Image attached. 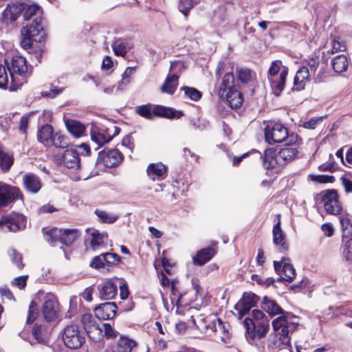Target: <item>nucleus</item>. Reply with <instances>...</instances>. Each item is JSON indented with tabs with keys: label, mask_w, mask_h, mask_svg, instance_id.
Returning a JSON list of instances; mask_svg holds the SVG:
<instances>
[{
	"label": "nucleus",
	"mask_w": 352,
	"mask_h": 352,
	"mask_svg": "<svg viewBox=\"0 0 352 352\" xmlns=\"http://www.w3.org/2000/svg\"><path fill=\"white\" fill-rule=\"evenodd\" d=\"M296 317L292 314L280 316L272 321L274 333L270 334L265 342L261 340L256 345L261 352H293L291 346L289 332L298 324L295 320Z\"/></svg>",
	"instance_id": "f257e3e1"
},
{
	"label": "nucleus",
	"mask_w": 352,
	"mask_h": 352,
	"mask_svg": "<svg viewBox=\"0 0 352 352\" xmlns=\"http://www.w3.org/2000/svg\"><path fill=\"white\" fill-rule=\"evenodd\" d=\"M252 318H246L243 324L246 330L245 337L248 342L252 345H258V342L263 338L269 331L270 325L267 320H264L265 314L262 311L253 309Z\"/></svg>",
	"instance_id": "f03ea898"
},
{
	"label": "nucleus",
	"mask_w": 352,
	"mask_h": 352,
	"mask_svg": "<svg viewBox=\"0 0 352 352\" xmlns=\"http://www.w3.org/2000/svg\"><path fill=\"white\" fill-rule=\"evenodd\" d=\"M7 67L10 78L8 89L16 91L26 82L27 77L29 75L26 59L22 56H14L10 64L8 65Z\"/></svg>",
	"instance_id": "7ed1b4c3"
},
{
	"label": "nucleus",
	"mask_w": 352,
	"mask_h": 352,
	"mask_svg": "<svg viewBox=\"0 0 352 352\" xmlns=\"http://www.w3.org/2000/svg\"><path fill=\"white\" fill-rule=\"evenodd\" d=\"M266 141L272 144L285 141L287 145H294L298 141V136L295 134L289 135L288 129L282 124L276 123L272 126H267L265 129Z\"/></svg>",
	"instance_id": "20e7f679"
},
{
	"label": "nucleus",
	"mask_w": 352,
	"mask_h": 352,
	"mask_svg": "<svg viewBox=\"0 0 352 352\" xmlns=\"http://www.w3.org/2000/svg\"><path fill=\"white\" fill-rule=\"evenodd\" d=\"M62 340L64 344L70 349H78L85 342V332L76 324L66 325L61 331Z\"/></svg>",
	"instance_id": "39448f33"
},
{
	"label": "nucleus",
	"mask_w": 352,
	"mask_h": 352,
	"mask_svg": "<svg viewBox=\"0 0 352 352\" xmlns=\"http://www.w3.org/2000/svg\"><path fill=\"white\" fill-rule=\"evenodd\" d=\"M287 74L288 68L283 66L281 60L272 61L267 72V78L271 87L280 92L282 91L285 88Z\"/></svg>",
	"instance_id": "423d86ee"
},
{
	"label": "nucleus",
	"mask_w": 352,
	"mask_h": 352,
	"mask_svg": "<svg viewBox=\"0 0 352 352\" xmlns=\"http://www.w3.org/2000/svg\"><path fill=\"white\" fill-rule=\"evenodd\" d=\"M26 217L20 213L2 216L0 218V230L3 232H16L26 227Z\"/></svg>",
	"instance_id": "0eeeda50"
},
{
	"label": "nucleus",
	"mask_w": 352,
	"mask_h": 352,
	"mask_svg": "<svg viewBox=\"0 0 352 352\" xmlns=\"http://www.w3.org/2000/svg\"><path fill=\"white\" fill-rule=\"evenodd\" d=\"M324 208L328 214L338 215L342 212V208L338 199L337 191L335 190H327L320 192Z\"/></svg>",
	"instance_id": "6e6552de"
},
{
	"label": "nucleus",
	"mask_w": 352,
	"mask_h": 352,
	"mask_svg": "<svg viewBox=\"0 0 352 352\" xmlns=\"http://www.w3.org/2000/svg\"><path fill=\"white\" fill-rule=\"evenodd\" d=\"M17 199H23L20 189L0 182V208L8 206Z\"/></svg>",
	"instance_id": "1a4fd4ad"
},
{
	"label": "nucleus",
	"mask_w": 352,
	"mask_h": 352,
	"mask_svg": "<svg viewBox=\"0 0 352 352\" xmlns=\"http://www.w3.org/2000/svg\"><path fill=\"white\" fill-rule=\"evenodd\" d=\"M80 321L91 340L94 342H98L102 339L103 337L102 329L97 324L94 317L91 314L82 315Z\"/></svg>",
	"instance_id": "9d476101"
},
{
	"label": "nucleus",
	"mask_w": 352,
	"mask_h": 352,
	"mask_svg": "<svg viewBox=\"0 0 352 352\" xmlns=\"http://www.w3.org/2000/svg\"><path fill=\"white\" fill-rule=\"evenodd\" d=\"M42 19L41 16L35 17L30 25L23 27L21 29L22 36H28L33 38L34 41L41 43L45 37V32L41 25Z\"/></svg>",
	"instance_id": "9b49d317"
},
{
	"label": "nucleus",
	"mask_w": 352,
	"mask_h": 352,
	"mask_svg": "<svg viewBox=\"0 0 352 352\" xmlns=\"http://www.w3.org/2000/svg\"><path fill=\"white\" fill-rule=\"evenodd\" d=\"M289 259L283 257L280 261H274L275 272L280 276L277 280L283 279L287 282H292L295 277L296 272L293 265L288 262Z\"/></svg>",
	"instance_id": "f8f14e48"
},
{
	"label": "nucleus",
	"mask_w": 352,
	"mask_h": 352,
	"mask_svg": "<svg viewBox=\"0 0 352 352\" xmlns=\"http://www.w3.org/2000/svg\"><path fill=\"white\" fill-rule=\"evenodd\" d=\"M58 302L53 296H47L43 304L42 313L47 322L54 320L58 315Z\"/></svg>",
	"instance_id": "ddd939ff"
},
{
	"label": "nucleus",
	"mask_w": 352,
	"mask_h": 352,
	"mask_svg": "<svg viewBox=\"0 0 352 352\" xmlns=\"http://www.w3.org/2000/svg\"><path fill=\"white\" fill-rule=\"evenodd\" d=\"M237 88L234 84V76L232 72H227L223 75L221 82L216 85V91L220 98L224 100L225 94Z\"/></svg>",
	"instance_id": "4468645a"
},
{
	"label": "nucleus",
	"mask_w": 352,
	"mask_h": 352,
	"mask_svg": "<svg viewBox=\"0 0 352 352\" xmlns=\"http://www.w3.org/2000/svg\"><path fill=\"white\" fill-rule=\"evenodd\" d=\"M99 160L106 167L112 168L122 162V154L118 149H111L107 152L99 153Z\"/></svg>",
	"instance_id": "2eb2a0df"
},
{
	"label": "nucleus",
	"mask_w": 352,
	"mask_h": 352,
	"mask_svg": "<svg viewBox=\"0 0 352 352\" xmlns=\"http://www.w3.org/2000/svg\"><path fill=\"white\" fill-rule=\"evenodd\" d=\"M211 329L217 333V336L224 343H227L230 339V325L222 321L221 319L217 318L209 324Z\"/></svg>",
	"instance_id": "dca6fc26"
},
{
	"label": "nucleus",
	"mask_w": 352,
	"mask_h": 352,
	"mask_svg": "<svg viewBox=\"0 0 352 352\" xmlns=\"http://www.w3.org/2000/svg\"><path fill=\"white\" fill-rule=\"evenodd\" d=\"M252 152L256 155V156L263 160V166L266 168H273L276 167L278 163V153L274 148H268L265 151L263 155L256 150H252Z\"/></svg>",
	"instance_id": "f3484780"
},
{
	"label": "nucleus",
	"mask_w": 352,
	"mask_h": 352,
	"mask_svg": "<svg viewBox=\"0 0 352 352\" xmlns=\"http://www.w3.org/2000/svg\"><path fill=\"white\" fill-rule=\"evenodd\" d=\"M117 306L115 302H105L95 309V316L100 320L112 319L116 313Z\"/></svg>",
	"instance_id": "a211bd4d"
},
{
	"label": "nucleus",
	"mask_w": 352,
	"mask_h": 352,
	"mask_svg": "<svg viewBox=\"0 0 352 352\" xmlns=\"http://www.w3.org/2000/svg\"><path fill=\"white\" fill-rule=\"evenodd\" d=\"M99 297L101 300H111L117 294V285L111 280H107L98 287Z\"/></svg>",
	"instance_id": "6ab92c4d"
},
{
	"label": "nucleus",
	"mask_w": 352,
	"mask_h": 352,
	"mask_svg": "<svg viewBox=\"0 0 352 352\" xmlns=\"http://www.w3.org/2000/svg\"><path fill=\"white\" fill-rule=\"evenodd\" d=\"M63 163L67 168L78 169L80 166L79 153L74 149L66 150L63 156Z\"/></svg>",
	"instance_id": "aec40b11"
},
{
	"label": "nucleus",
	"mask_w": 352,
	"mask_h": 352,
	"mask_svg": "<svg viewBox=\"0 0 352 352\" xmlns=\"http://www.w3.org/2000/svg\"><path fill=\"white\" fill-rule=\"evenodd\" d=\"M23 182L25 190L34 194L37 193L42 186L40 178L32 173L24 175Z\"/></svg>",
	"instance_id": "412c9836"
},
{
	"label": "nucleus",
	"mask_w": 352,
	"mask_h": 352,
	"mask_svg": "<svg viewBox=\"0 0 352 352\" xmlns=\"http://www.w3.org/2000/svg\"><path fill=\"white\" fill-rule=\"evenodd\" d=\"M217 253L214 248L208 247L199 250L196 255L192 257V261L195 265H203L209 261Z\"/></svg>",
	"instance_id": "4be33fe9"
},
{
	"label": "nucleus",
	"mask_w": 352,
	"mask_h": 352,
	"mask_svg": "<svg viewBox=\"0 0 352 352\" xmlns=\"http://www.w3.org/2000/svg\"><path fill=\"white\" fill-rule=\"evenodd\" d=\"M262 308L270 314L271 316H274L278 314L280 316H285L289 312L285 311L276 301L269 298L267 296H264L262 301Z\"/></svg>",
	"instance_id": "5701e85b"
},
{
	"label": "nucleus",
	"mask_w": 352,
	"mask_h": 352,
	"mask_svg": "<svg viewBox=\"0 0 352 352\" xmlns=\"http://www.w3.org/2000/svg\"><path fill=\"white\" fill-rule=\"evenodd\" d=\"M309 69L307 67L303 66L300 68L294 77L293 90L300 91L305 88V82L309 79L311 76Z\"/></svg>",
	"instance_id": "b1692460"
},
{
	"label": "nucleus",
	"mask_w": 352,
	"mask_h": 352,
	"mask_svg": "<svg viewBox=\"0 0 352 352\" xmlns=\"http://www.w3.org/2000/svg\"><path fill=\"white\" fill-rule=\"evenodd\" d=\"M90 245L94 251L98 250L106 246L108 239V235L105 232H100L94 230L91 233Z\"/></svg>",
	"instance_id": "393cba45"
},
{
	"label": "nucleus",
	"mask_w": 352,
	"mask_h": 352,
	"mask_svg": "<svg viewBox=\"0 0 352 352\" xmlns=\"http://www.w3.org/2000/svg\"><path fill=\"white\" fill-rule=\"evenodd\" d=\"M166 172V167L162 163L150 164L147 168V174L153 180L164 179Z\"/></svg>",
	"instance_id": "a878e982"
},
{
	"label": "nucleus",
	"mask_w": 352,
	"mask_h": 352,
	"mask_svg": "<svg viewBox=\"0 0 352 352\" xmlns=\"http://www.w3.org/2000/svg\"><path fill=\"white\" fill-rule=\"evenodd\" d=\"M25 8V3H16L8 5L3 12V16L7 21H14Z\"/></svg>",
	"instance_id": "bb28decb"
},
{
	"label": "nucleus",
	"mask_w": 352,
	"mask_h": 352,
	"mask_svg": "<svg viewBox=\"0 0 352 352\" xmlns=\"http://www.w3.org/2000/svg\"><path fill=\"white\" fill-rule=\"evenodd\" d=\"M272 233L274 243L279 245L281 251L287 250L288 245L285 242V234L280 228V221L274 226Z\"/></svg>",
	"instance_id": "cd10ccee"
},
{
	"label": "nucleus",
	"mask_w": 352,
	"mask_h": 352,
	"mask_svg": "<svg viewBox=\"0 0 352 352\" xmlns=\"http://www.w3.org/2000/svg\"><path fill=\"white\" fill-rule=\"evenodd\" d=\"M54 130L51 125L45 124L38 131V140L46 146H50L54 136Z\"/></svg>",
	"instance_id": "c85d7f7f"
},
{
	"label": "nucleus",
	"mask_w": 352,
	"mask_h": 352,
	"mask_svg": "<svg viewBox=\"0 0 352 352\" xmlns=\"http://www.w3.org/2000/svg\"><path fill=\"white\" fill-rule=\"evenodd\" d=\"M342 255L346 263L348 270L352 272V237L342 239Z\"/></svg>",
	"instance_id": "c756f323"
},
{
	"label": "nucleus",
	"mask_w": 352,
	"mask_h": 352,
	"mask_svg": "<svg viewBox=\"0 0 352 352\" xmlns=\"http://www.w3.org/2000/svg\"><path fill=\"white\" fill-rule=\"evenodd\" d=\"M224 99L226 100L227 102L232 109L239 108L242 105L243 101L242 94L238 89H236L230 92L228 91V93L225 94Z\"/></svg>",
	"instance_id": "7c9ffc66"
},
{
	"label": "nucleus",
	"mask_w": 352,
	"mask_h": 352,
	"mask_svg": "<svg viewBox=\"0 0 352 352\" xmlns=\"http://www.w3.org/2000/svg\"><path fill=\"white\" fill-rule=\"evenodd\" d=\"M154 118L155 116L166 118L172 119L174 118H180L182 115V112H179L177 115V112L172 108L166 107L164 106L157 105L153 107Z\"/></svg>",
	"instance_id": "2f4dec72"
},
{
	"label": "nucleus",
	"mask_w": 352,
	"mask_h": 352,
	"mask_svg": "<svg viewBox=\"0 0 352 352\" xmlns=\"http://www.w3.org/2000/svg\"><path fill=\"white\" fill-rule=\"evenodd\" d=\"M178 80L179 76L177 74L168 76L160 87L161 92L173 95L177 87Z\"/></svg>",
	"instance_id": "473e14b6"
},
{
	"label": "nucleus",
	"mask_w": 352,
	"mask_h": 352,
	"mask_svg": "<svg viewBox=\"0 0 352 352\" xmlns=\"http://www.w3.org/2000/svg\"><path fill=\"white\" fill-rule=\"evenodd\" d=\"M45 240L52 246H55L58 242H60L61 229L52 228L50 229H43Z\"/></svg>",
	"instance_id": "72a5a7b5"
},
{
	"label": "nucleus",
	"mask_w": 352,
	"mask_h": 352,
	"mask_svg": "<svg viewBox=\"0 0 352 352\" xmlns=\"http://www.w3.org/2000/svg\"><path fill=\"white\" fill-rule=\"evenodd\" d=\"M135 346L136 343L133 340L120 337L113 351L114 352H132Z\"/></svg>",
	"instance_id": "f704fd0d"
},
{
	"label": "nucleus",
	"mask_w": 352,
	"mask_h": 352,
	"mask_svg": "<svg viewBox=\"0 0 352 352\" xmlns=\"http://www.w3.org/2000/svg\"><path fill=\"white\" fill-rule=\"evenodd\" d=\"M258 296L253 294H249L243 296L239 309V315L242 317L248 313L250 309L254 305Z\"/></svg>",
	"instance_id": "c9c22d12"
},
{
	"label": "nucleus",
	"mask_w": 352,
	"mask_h": 352,
	"mask_svg": "<svg viewBox=\"0 0 352 352\" xmlns=\"http://www.w3.org/2000/svg\"><path fill=\"white\" fill-rule=\"evenodd\" d=\"M65 125L69 132L76 138L82 136L85 131V125L74 120H67Z\"/></svg>",
	"instance_id": "e433bc0d"
},
{
	"label": "nucleus",
	"mask_w": 352,
	"mask_h": 352,
	"mask_svg": "<svg viewBox=\"0 0 352 352\" xmlns=\"http://www.w3.org/2000/svg\"><path fill=\"white\" fill-rule=\"evenodd\" d=\"M79 237L76 229H61L60 243L65 245H72Z\"/></svg>",
	"instance_id": "4c0bfd02"
},
{
	"label": "nucleus",
	"mask_w": 352,
	"mask_h": 352,
	"mask_svg": "<svg viewBox=\"0 0 352 352\" xmlns=\"http://www.w3.org/2000/svg\"><path fill=\"white\" fill-rule=\"evenodd\" d=\"M298 149L296 146H286L280 150L278 153V160H282L284 162L292 161L296 157Z\"/></svg>",
	"instance_id": "58836bf2"
},
{
	"label": "nucleus",
	"mask_w": 352,
	"mask_h": 352,
	"mask_svg": "<svg viewBox=\"0 0 352 352\" xmlns=\"http://www.w3.org/2000/svg\"><path fill=\"white\" fill-rule=\"evenodd\" d=\"M332 67L335 72L342 73L347 69L349 63L345 55L336 56L331 61Z\"/></svg>",
	"instance_id": "ea45409f"
},
{
	"label": "nucleus",
	"mask_w": 352,
	"mask_h": 352,
	"mask_svg": "<svg viewBox=\"0 0 352 352\" xmlns=\"http://www.w3.org/2000/svg\"><path fill=\"white\" fill-rule=\"evenodd\" d=\"M32 335L38 343L45 344L47 343V333L45 326L34 324L32 328Z\"/></svg>",
	"instance_id": "a19ab883"
},
{
	"label": "nucleus",
	"mask_w": 352,
	"mask_h": 352,
	"mask_svg": "<svg viewBox=\"0 0 352 352\" xmlns=\"http://www.w3.org/2000/svg\"><path fill=\"white\" fill-rule=\"evenodd\" d=\"M91 138L98 146H102L105 143L110 142L112 137L96 130H92L91 131Z\"/></svg>",
	"instance_id": "79ce46f5"
},
{
	"label": "nucleus",
	"mask_w": 352,
	"mask_h": 352,
	"mask_svg": "<svg viewBox=\"0 0 352 352\" xmlns=\"http://www.w3.org/2000/svg\"><path fill=\"white\" fill-rule=\"evenodd\" d=\"M135 112L147 120H153L154 118L153 108L150 104L137 107Z\"/></svg>",
	"instance_id": "37998d69"
},
{
	"label": "nucleus",
	"mask_w": 352,
	"mask_h": 352,
	"mask_svg": "<svg viewBox=\"0 0 352 352\" xmlns=\"http://www.w3.org/2000/svg\"><path fill=\"white\" fill-rule=\"evenodd\" d=\"M95 214L98 217L100 221L104 223H113L118 219V215L109 213L104 210H96Z\"/></svg>",
	"instance_id": "c03bdc74"
},
{
	"label": "nucleus",
	"mask_w": 352,
	"mask_h": 352,
	"mask_svg": "<svg viewBox=\"0 0 352 352\" xmlns=\"http://www.w3.org/2000/svg\"><path fill=\"white\" fill-rule=\"evenodd\" d=\"M52 140V142L50 144V146H54L56 148H67L69 144L68 138L64 135L58 133H56L54 135Z\"/></svg>",
	"instance_id": "a18cd8bd"
},
{
	"label": "nucleus",
	"mask_w": 352,
	"mask_h": 352,
	"mask_svg": "<svg viewBox=\"0 0 352 352\" xmlns=\"http://www.w3.org/2000/svg\"><path fill=\"white\" fill-rule=\"evenodd\" d=\"M236 74L238 80L242 83H248L251 81L253 78L252 71L248 68H237Z\"/></svg>",
	"instance_id": "49530a36"
},
{
	"label": "nucleus",
	"mask_w": 352,
	"mask_h": 352,
	"mask_svg": "<svg viewBox=\"0 0 352 352\" xmlns=\"http://www.w3.org/2000/svg\"><path fill=\"white\" fill-rule=\"evenodd\" d=\"M23 18L25 21H29L32 16H38L37 14L40 13V8L36 5H27L25 4V8L23 9Z\"/></svg>",
	"instance_id": "de8ad7c7"
},
{
	"label": "nucleus",
	"mask_w": 352,
	"mask_h": 352,
	"mask_svg": "<svg viewBox=\"0 0 352 352\" xmlns=\"http://www.w3.org/2000/svg\"><path fill=\"white\" fill-rule=\"evenodd\" d=\"M340 221L344 234L352 233V217L349 214H342L340 217Z\"/></svg>",
	"instance_id": "09e8293b"
},
{
	"label": "nucleus",
	"mask_w": 352,
	"mask_h": 352,
	"mask_svg": "<svg viewBox=\"0 0 352 352\" xmlns=\"http://www.w3.org/2000/svg\"><path fill=\"white\" fill-rule=\"evenodd\" d=\"M196 4L193 0H179V10L183 13L186 19L188 17V12L192 9Z\"/></svg>",
	"instance_id": "8fccbe9b"
},
{
	"label": "nucleus",
	"mask_w": 352,
	"mask_h": 352,
	"mask_svg": "<svg viewBox=\"0 0 352 352\" xmlns=\"http://www.w3.org/2000/svg\"><path fill=\"white\" fill-rule=\"evenodd\" d=\"M186 96L192 100L197 101L201 97V93L194 87L184 86L181 88Z\"/></svg>",
	"instance_id": "3c124183"
},
{
	"label": "nucleus",
	"mask_w": 352,
	"mask_h": 352,
	"mask_svg": "<svg viewBox=\"0 0 352 352\" xmlns=\"http://www.w3.org/2000/svg\"><path fill=\"white\" fill-rule=\"evenodd\" d=\"M112 48L116 56H125L127 53L126 44L121 41H116L112 44Z\"/></svg>",
	"instance_id": "603ef678"
},
{
	"label": "nucleus",
	"mask_w": 352,
	"mask_h": 352,
	"mask_svg": "<svg viewBox=\"0 0 352 352\" xmlns=\"http://www.w3.org/2000/svg\"><path fill=\"white\" fill-rule=\"evenodd\" d=\"M8 255L18 268L22 269L24 265L22 262L23 258L21 254L17 252L14 249H10L8 250Z\"/></svg>",
	"instance_id": "864d4df0"
},
{
	"label": "nucleus",
	"mask_w": 352,
	"mask_h": 352,
	"mask_svg": "<svg viewBox=\"0 0 352 352\" xmlns=\"http://www.w3.org/2000/svg\"><path fill=\"white\" fill-rule=\"evenodd\" d=\"M133 70H134V68L131 67H128L125 69V71L124 72V73L122 75V80H120L118 82V89H122L123 86H126L129 84V82H130L129 76L133 73Z\"/></svg>",
	"instance_id": "5fc2aeb1"
},
{
	"label": "nucleus",
	"mask_w": 352,
	"mask_h": 352,
	"mask_svg": "<svg viewBox=\"0 0 352 352\" xmlns=\"http://www.w3.org/2000/svg\"><path fill=\"white\" fill-rule=\"evenodd\" d=\"M9 79L4 66L0 65V87L8 89Z\"/></svg>",
	"instance_id": "6e6d98bb"
},
{
	"label": "nucleus",
	"mask_w": 352,
	"mask_h": 352,
	"mask_svg": "<svg viewBox=\"0 0 352 352\" xmlns=\"http://www.w3.org/2000/svg\"><path fill=\"white\" fill-rule=\"evenodd\" d=\"M105 263L109 265H113L119 262L120 256L116 253H103Z\"/></svg>",
	"instance_id": "4d7b16f0"
},
{
	"label": "nucleus",
	"mask_w": 352,
	"mask_h": 352,
	"mask_svg": "<svg viewBox=\"0 0 352 352\" xmlns=\"http://www.w3.org/2000/svg\"><path fill=\"white\" fill-rule=\"evenodd\" d=\"M104 258L103 256V254H101L99 256H96L93 258V259L91 261L90 265L92 267H94L96 269L101 268L104 267Z\"/></svg>",
	"instance_id": "13d9d810"
},
{
	"label": "nucleus",
	"mask_w": 352,
	"mask_h": 352,
	"mask_svg": "<svg viewBox=\"0 0 352 352\" xmlns=\"http://www.w3.org/2000/svg\"><path fill=\"white\" fill-rule=\"evenodd\" d=\"M319 64L320 60L318 57L311 58L309 60L307 65L309 66L308 68L309 69V72L311 73V75H316V70L319 66Z\"/></svg>",
	"instance_id": "bf43d9fd"
},
{
	"label": "nucleus",
	"mask_w": 352,
	"mask_h": 352,
	"mask_svg": "<svg viewBox=\"0 0 352 352\" xmlns=\"http://www.w3.org/2000/svg\"><path fill=\"white\" fill-rule=\"evenodd\" d=\"M322 117L311 118L308 121L305 122L303 123L302 126L305 129H316V127L318 124V123L322 121Z\"/></svg>",
	"instance_id": "052dcab7"
},
{
	"label": "nucleus",
	"mask_w": 352,
	"mask_h": 352,
	"mask_svg": "<svg viewBox=\"0 0 352 352\" xmlns=\"http://www.w3.org/2000/svg\"><path fill=\"white\" fill-rule=\"evenodd\" d=\"M104 336L107 338H113L117 336V332L111 327V326L108 323L103 324V330Z\"/></svg>",
	"instance_id": "680f3d73"
},
{
	"label": "nucleus",
	"mask_w": 352,
	"mask_h": 352,
	"mask_svg": "<svg viewBox=\"0 0 352 352\" xmlns=\"http://www.w3.org/2000/svg\"><path fill=\"white\" fill-rule=\"evenodd\" d=\"M28 276H21L14 279L12 284L19 289H23L26 286Z\"/></svg>",
	"instance_id": "e2e57ef3"
},
{
	"label": "nucleus",
	"mask_w": 352,
	"mask_h": 352,
	"mask_svg": "<svg viewBox=\"0 0 352 352\" xmlns=\"http://www.w3.org/2000/svg\"><path fill=\"white\" fill-rule=\"evenodd\" d=\"M36 304L34 302L32 301L29 306V314L27 318V322L30 324L33 322L36 318Z\"/></svg>",
	"instance_id": "0e129e2a"
},
{
	"label": "nucleus",
	"mask_w": 352,
	"mask_h": 352,
	"mask_svg": "<svg viewBox=\"0 0 352 352\" xmlns=\"http://www.w3.org/2000/svg\"><path fill=\"white\" fill-rule=\"evenodd\" d=\"M311 180L318 183L332 182L333 177L328 175H311Z\"/></svg>",
	"instance_id": "69168bd1"
},
{
	"label": "nucleus",
	"mask_w": 352,
	"mask_h": 352,
	"mask_svg": "<svg viewBox=\"0 0 352 352\" xmlns=\"http://www.w3.org/2000/svg\"><path fill=\"white\" fill-rule=\"evenodd\" d=\"M254 280L262 285H265L266 287H269L272 285H273L275 282V280L273 278L269 277V278H264V277H258V276H256V278Z\"/></svg>",
	"instance_id": "338daca9"
},
{
	"label": "nucleus",
	"mask_w": 352,
	"mask_h": 352,
	"mask_svg": "<svg viewBox=\"0 0 352 352\" xmlns=\"http://www.w3.org/2000/svg\"><path fill=\"white\" fill-rule=\"evenodd\" d=\"M122 144L123 146L128 148L131 151H133L134 148V143L131 135H126L122 139Z\"/></svg>",
	"instance_id": "774afa93"
}]
</instances>
